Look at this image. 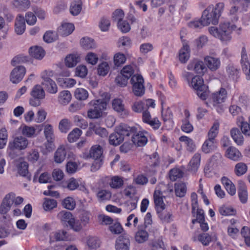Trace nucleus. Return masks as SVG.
Returning a JSON list of instances; mask_svg holds the SVG:
<instances>
[{"mask_svg":"<svg viewBox=\"0 0 250 250\" xmlns=\"http://www.w3.org/2000/svg\"><path fill=\"white\" fill-rule=\"evenodd\" d=\"M238 29L241 30V28H237L236 25L231 24L229 21L221 22L219 27L211 26L208 28L209 33L213 36L219 38L222 41H228L231 39L230 34L232 31Z\"/></svg>","mask_w":250,"mask_h":250,"instance_id":"obj_1","label":"nucleus"},{"mask_svg":"<svg viewBox=\"0 0 250 250\" xmlns=\"http://www.w3.org/2000/svg\"><path fill=\"white\" fill-rule=\"evenodd\" d=\"M227 91L225 88L221 87L219 90L211 94L210 98V106L214 108L218 113H221L224 111V103L227 97Z\"/></svg>","mask_w":250,"mask_h":250,"instance_id":"obj_2","label":"nucleus"},{"mask_svg":"<svg viewBox=\"0 0 250 250\" xmlns=\"http://www.w3.org/2000/svg\"><path fill=\"white\" fill-rule=\"evenodd\" d=\"M53 74V71L52 70H44L41 74L42 79V84L46 91L51 94H55L58 91L57 84L51 79Z\"/></svg>","mask_w":250,"mask_h":250,"instance_id":"obj_3","label":"nucleus"},{"mask_svg":"<svg viewBox=\"0 0 250 250\" xmlns=\"http://www.w3.org/2000/svg\"><path fill=\"white\" fill-rule=\"evenodd\" d=\"M89 104L92 107L88 110L87 116L90 119L100 118L106 107V103L104 100L92 101L89 103Z\"/></svg>","mask_w":250,"mask_h":250,"instance_id":"obj_4","label":"nucleus"},{"mask_svg":"<svg viewBox=\"0 0 250 250\" xmlns=\"http://www.w3.org/2000/svg\"><path fill=\"white\" fill-rule=\"evenodd\" d=\"M29 144L28 140L23 136H18L13 138L8 145V149L11 152L21 151L25 149Z\"/></svg>","mask_w":250,"mask_h":250,"instance_id":"obj_5","label":"nucleus"},{"mask_svg":"<svg viewBox=\"0 0 250 250\" xmlns=\"http://www.w3.org/2000/svg\"><path fill=\"white\" fill-rule=\"evenodd\" d=\"M197 91V94L199 97L202 100H205L207 98L206 86L204 84L203 78L200 76H195L192 78V79L188 84Z\"/></svg>","mask_w":250,"mask_h":250,"instance_id":"obj_6","label":"nucleus"},{"mask_svg":"<svg viewBox=\"0 0 250 250\" xmlns=\"http://www.w3.org/2000/svg\"><path fill=\"white\" fill-rule=\"evenodd\" d=\"M132 85L133 93L137 96H141L145 93L144 80L140 75L133 76L130 80Z\"/></svg>","mask_w":250,"mask_h":250,"instance_id":"obj_7","label":"nucleus"},{"mask_svg":"<svg viewBox=\"0 0 250 250\" xmlns=\"http://www.w3.org/2000/svg\"><path fill=\"white\" fill-rule=\"evenodd\" d=\"M43 132L46 140V142L44 143V145L46 151L50 152L53 148L54 142L55 139L54 129L52 126L49 124L46 125L44 126Z\"/></svg>","mask_w":250,"mask_h":250,"instance_id":"obj_8","label":"nucleus"},{"mask_svg":"<svg viewBox=\"0 0 250 250\" xmlns=\"http://www.w3.org/2000/svg\"><path fill=\"white\" fill-rule=\"evenodd\" d=\"M130 236L124 233L117 238L115 248L116 250H130Z\"/></svg>","mask_w":250,"mask_h":250,"instance_id":"obj_9","label":"nucleus"},{"mask_svg":"<svg viewBox=\"0 0 250 250\" xmlns=\"http://www.w3.org/2000/svg\"><path fill=\"white\" fill-rule=\"evenodd\" d=\"M187 69L188 70H193L199 75H203L207 71V68L204 63L197 60L190 62L187 66Z\"/></svg>","mask_w":250,"mask_h":250,"instance_id":"obj_10","label":"nucleus"},{"mask_svg":"<svg viewBox=\"0 0 250 250\" xmlns=\"http://www.w3.org/2000/svg\"><path fill=\"white\" fill-rule=\"evenodd\" d=\"M211 6H209L203 12L201 19L205 26H207L211 23L212 24H216L218 21L215 17L213 14L211 12Z\"/></svg>","mask_w":250,"mask_h":250,"instance_id":"obj_11","label":"nucleus"},{"mask_svg":"<svg viewBox=\"0 0 250 250\" xmlns=\"http://www.w3.org/2000/svg\"><path fill=\"white\" fill-rule=\"evenodd\" d=\"M146 133V131L137 132L136 130V133H133L131 137L132 143L137 146H145L147 142V138L145 135Z\"/></svg>","mask_w":250,"mask_h":250,"instance_id":"obj_12","label":"nucleus"},{"mask_svg":"<svg viewBox=\"0 0 250 250\" xmlns=\"http://www.w3.org/2000/svg\"><path fill=\"white\" fill-rule=\"evenodd\" d=\"M26 70L23 66L15 67L11 72L10 80L14 83H17L21 81L25 74Z\"/></svg>","mask_w":250,"mask_h":250,"instance_id":"obj_13","label":"nucleus"},{"mask_svg":"<svg viewBox=\"0 0 250 250\" xmlns=\"http://www.w3.org/2000/svg\"><path fill=\"white\" fill-rule=\"evenodd\" d=\"M112 106L113 109L122 117L124 118L128 115V111L125 107L121 99L118 98L114 99L112 101Z\"/></svg>","mask_w":250,"mask_h":250,"instance_id":"obj_14","label":"nucleus"},{"mask_svg":"<svg viewBox=\"0 0 250 250\" xmlns=\"http://www.w3.org/2000/svg\"><path fill=\"white\" fill-rule=\"evenodd\" d=\"M13 199V193H10L6 195L0 206L1 214H5L10 210L11 206L14 204Z\"/></svg>","mask_w":250,"mask_h":250,"instance_id":"obj_15","label":"nucleus"},{"mask_svg":"<svg viewBox=\"0 0 250 250\" xmlns=\"http://www.w3.org/2000/svg\"><path fill=\"white\" fill-rule=\"evenodd\" d=\"M148 237L149 234L145 226H139L134 236L136 242L139 244L143 243L148 240Z\"/></svg>","mask_w":250,"mask_h":250,"instance_id":"obj_16","label":"nucleus"},{"mask_svg":"<svg viewBox=\"0 0 250 250\" xmlns=\"http://www.w3.org/2000/svg\"><path fill=\"white\" fill-rule=\"evenodd\" d=\"M241 63L242 70L246 75L247 80H250V63L248 60V56L244 47L242 50Z\"/></svg>","mask_w":250,"mask_h":250,"instance_id":"obj_17","label":"nucleus"},{"mask_svg":"<svg viewBox=\"0 0 250 250\" xmlns=\"http://www.w3.org/2000/svg\"><path fill=\"white\" fill-rule=\"evenodd\" d=\"M25 19L23 16L19 15L15 20V31L18 35L22 34L25 30Z\"/></svg>","mask_w":250,"mask_h":250,"instance_id":"obj_18","label":"nucleus"},{"mask_svg":"<svg viewBox=\"0 0 250 250\" xmlns=\"http://www.w3.org/2000/svg\"><path fill=\"white\" fill-rule=\"evenodd\" d=\"M205 61L208 68L211 71H216L220 66V61L219 58L207 56L205 58Z\"/></svg>","mask_w":250,"mask_h":250,"instance_id":"obj_19","label":"nucleus"},{"mask_svg":"<svg viewBox=\"0 0 250 250\" xmlns=\"http://www.w3.org/2000/svg\"><path fill=\"white\" fill-rule=\"evenodd\" d=\"M74 25L70 23H63L58 28V33L62 36L71 34L74 30Z\"/></svg>","mask_w":250,"mask_h":250,"instance_id":"obj_20","label":"nucleus"},{"mask_svg":"<svg viewBox=\"0 0 250 250\" xmlns=\"http://www.w3.org/2000/svg\"><path fill=\"white\" fill-rule=\"evenodd\" d=\"M29 53L31 57L38 60H42L45 55L43 49L37 46L31 47L29 49Z\"/></svg>","mask_w":250,"mask_h":250,"instance_id":"obj_21","label":"nucleus"},{"mask_svg":"<svg viewBox=\"0 0 250 250\" xmlns=\"http://www.w3.org/2000/svg\"><path fill=\"white\" fill-rule=\"evenodd\" d=\"M67 239V232L63 230H59L52 233L50 235V242L54 241H66Z\"/></svg>","mask_w":250,"mask_h":250,"instance_id":"obj_22","label":"nucleus"},{"mask_svg":"<svg viewBox=\"0 0 250 250\" xmlns=\"http://www.w3.org/2000/svg\"><path fill=\"white\" fill-rule=\"evenodd\" d=\"M226 156L233 161H238L242 157L240 151L235 147L233 146L229 147L226 151Z\"/></svg>","mask_w":250,"mask_h":250,"instance_id":"obj_23","label":"nucleus"},{"mask_svg":"<svg viewBox=\"0 0 250 250\" xmlns=\"http://www.w3.org/2000/svg\"><path fill=\"white\" fill-rule=\"evenodd\" d=\"M217 146L215 145V140L208 138L204 143L202 146V150L205 153H209L216 149Z\"/></svg>","mask_w":250,"mask_h":250,"instance_id":"obj_24","label":"nucleus"},{"mask_svg":"<svg viewBox=\"0 0 250 250\" xmlns=\"http://www.w3.org/2000/svg\"><path fill=\"white\" fill-rule=\"evenodd\" d=\"M221 182L226 190L230 195H233L235 194L236 188L235 185L229 179L224 176L221 178Z\"/></svg>","mask_w":250,"mask_h":250,"instance_id":"obj_25","label":"nucleus"},{"mask_svg":"<svg viewBox=\"0 0 250 250\" xmlns=\"http://www.w3.org/2000/svg\"><path fill=\"white\" fill-rule=\"evenodd\" d=\"M118 132L121 136H122L124 140L125 136H129L130 135L132 136L133 133H136V128L124 125L120 126Z\"/></svg>","mask_w":250,"mask_h":250,"instance_id":"obj_26","label":"nucleus"},{"mask_svg":"<svg viewBox=\"0 0 250 250\" xmlns=\"http://www.w3.org/2000/svg\"><path fill=\"white\" fill-rule=\"evenodd\" d=\"M153 198L155 205L157 208H160L162 210L165 208V205L163 201V196L161 191L156 190L154 191Z\"/></svg>","mask_w":250,"mask_h":250,"instance_id":"obj_27","label":"nucleus"},{"mask_svg":"<svg viewBox=\"0 0 250 250\" xmlns=\"http://www.w3.org/2000/svg\"><path fill=\"white\" fill-rule=\"evenodd\" d=\"M82 9V1L81 0H74L71 2L69 11L73 16L78 15Z\"/></svg>","mask_w":250,"mask_h":250,"instance_id":"obj_28","label":"nucleus"},{"mask_svg":"<svg viewBox=\"0 0 250 250\" xmlns=\"http://www.w3.org/2000/svg\"><path fill=\"white\" fill-rule=\"evenodd\" d=\"M201 155L198 153H195L189 163L190 170L195 172L197 170L200 163Z\"/></svg>","mask_w":250,"mask_h":250,"instance_id":"obj_29","label":"nucleus"},{"mask_svg":"<svg viewBox=\"0 0 250 250\" xmlns=\"http://www.w3.org/2000/svg\"><path fill=\"white\" fill-rule=\"evenodd\" d=\"M80 61L78 54H70L66 56L65 60V65L68 67H73Z\"/></svg>","mask_w":250,"mask_h":250,"instance_id":"obj_30","label":"nucleus"},{"mask_svg":"<svg viewBox=\"0 0 250 250\" xmlns=\"http://www.w3.org/2000/svg\"><path fill=\"white\" fill-rule=\"evenodd\" d=\"M14 6L20 11H25L30 6L29 0H14L13 2Z\"/></svg>","mask_w":250,"mask_h":250,"instance_id":"obj_31","label":"nucleus"},{"mask_svg":"<svg viewBox=\"0 0 250 250\" xmlns=\"http://www.w3.org/2000/svg\"><path fill=\"white\" fill-rule=\"evenodd\" d=\"M174 190L176 196L183 197L187 192L186 185L182 182L176 183L175 184Z\"/></svg>","mask_w":250,"mask_h":250,"instance_id":"obj_32","label":"nucleus"},{"mask_svg":"<svg viewBox=\"0 0 250 250\" xmlns=\"http://www.w3.org/2000/svg\"><path fill=\"white\" fill-rule=\"evenodd\" d=\"M240 1V0H231L233 5L229 10V15L232 17L230 18L233 22L237 21L238 19L237 15L239 8L237 4L239 3Z\"/></svg>","mask_w":250,"mask_h":250,"instance_id":"obj_33","label":"nucleus"},{"mask_svg":"<svg viewBox=\"0 0 250 250\" xmlns=\"http://www.w3.org/2000/svg\"><path fill=\"white\" fill-rule=\"evenodd\" d=\"M230 135L234 142L238 145L243 143V136L237 128H233L230 130Z\"/></svg>","mask_w":250,"mask_h":250,"instance_id":"obj_34","label":"nucleus"},{"mask_svg":"<svg viewBox=\"0 0 250 250\" xmlns=\"http://www.w3.org/2000/svg\"><path fill=\"white\" fill-rule=\"evenodd\" d=\"M66 151L64 147H59L55 153L54 160L57 163H62L66 157Z\"/></svg>","mask_w":250,"mask_h":250,"instance_id":"obj_35","label":"nucleus"},{"mask_svg":"<svg viewBox=\"0 0 250 250\" xmlns=\"http://www.w3.org/2000/svg\"><path fill=\"white\" fill-rule=\"evenodd\" d=\"M103 152L102 147L100 145H95L91 148L89 155L90 157L95 160L101 159Z\"/></svg>","mask_w":250,"mask_h":250,"instance_id":"obj_36","label":"nucleus"},{"mask_svg":"<svg viewBox=\"0 0 250 250\" xmlns=\"http://www.w3.org/2000/svg\"><path fill=\"white\" fill-rule=\"evenodd\" d=\"M189 47L186 45L179 51V60L182 63H185L189 58Z\"/></svg>","mask_w":250,"mask_h":250,"instance_id":"obj_37","label":"nucleus"},{"mask_svg":"<svg viewBox=\"0 0 250 250\" xmlns=\"http://www.w3.org/2000/svg\"><path fill=\"white\" fill-rule=\"evenodd\" d=\"M20 129L22 134L28 138H33L36 135V129L33 126L25 125L23 127H21Z\"/></svg>","mask_w":250,"mask_h":250,"instance_id":"obj_38","label":"nucleus"},{"mask_svg":"<svg viewBox=\"0 0 250 250\" xmlns=\"http://www.w3.org/2000/svg\"><path fill=\"white\" fill-rule=\"evenodd\" d=\"M179 140L185 143L187 149L188 151L192 152L195 149L196 147L195 145L191 138L186 136H182L179 138Z\"/></svg>","mask_w":250,"mask_h":250,"instance_id":"obj_39","label":"nucleus"},{"mask_svg":"<svg viewBox=\"0 0 250 250\" xmlns=\"http://www.w3.org/2000/svg\"><path fill=\"white\" fill-rule=\"evenodd\" d=\"M123 141L122 136H121L118 131L112 133L109 136V142L111 145L115 146L119 145Z\"/></svg>","mask_w":250,"mask_h":250,"instance_id":"obj_40","label":"nucleus"},{"mask_svg":"<svg viewBox=\"0 0 250 250\" xmlns=\"http://www.w3.org/2000/svg\"><path fill=\"white\" fill-rule=\"evenodd\" d=\"M31 95L33 98L43 99L45 96V92L41 85H36L33 88Z\"/></svg>","mask_w":250,"mask_h":250,"instance_id":"obj_41","label":"nucleus"},{"mask_svg":"<svg viewBox=\"0 0 250 250\" xmlns=\"http://www.w3.org/2000/svg\"><path fill=\"white\" fill-rule=\"evenodd\" d=\"M18 173L22 176H25L28 173V163L25 161H21L16 165Z\"/></svg>","mask_w":250,"mask_h":250,"instance_id":"obj_42","label":"nucleus"},{"mask_svg":"<svg viewBox=\"0 0 250 250\" xmlns=\"http://www.w3.org/2000/svg\"><path fill=\"white\" fill-rule=\"evenodd\" d=\"M57 217L62 222H67L69 224V221L72 220L73 216L70 211L62 210L58 213Z\"/></svg>","mask_w":250,"mask_h":250,"instance_id":"obj_43","label":"nucleus"},{"mask_svg":"<svg viewBox=\"0 0 250 250\" xmlns=\"http://www.w3.org/2000/svg\"><path fill=\"white\" fill-rule=\"evenodd\" d=\"M90 128L94 131L95 134L99 135L102 137H105L107 136L108 133L105 128L101 127L98 125H95L94 124H90Z\"/></svg>","mask_w":250,"mask_h":250,"instance_id":"obj_44","label":"nucleus"},{"mask_svg":"<svg viewBox=\"0 0 250 250\" xmlns=\"http://www.w3.org/2000/svg\"><path fill=\"white\" fill-rule=\"evenodd\" d=\"M80 43L82 47L85 49H89L96 47V44L94 40L89 38H83L81 39Z\"/></svg>","mask_w":250,"mask_h":250,"instance_id":"obj_45","label":"nucleus"},{"mask_svg":"<svg viewBox=\"0 0 250 250\" xmlns=\"http://www.w3.org/2000/svg\"><path fill=\"white\" fill-rule=\"evenodd\" d=\"M219 211L223 216L234 215L236 213V210L233 208L226 205L220 207Z\"/></svg>","mask_w":250,"mask_h":250,"instance_id":"obj_46","label":"nucleus"},{"mask_svg":"<svg viewBox=\"0 0 250 250\" xmlns=\"http://www.w3.org/2000/svg\"><path fill=\"white\" fill-rule=\"evenodd\" d=\"M224 8V4L223 2L217 3L214 7L211 6V12L218 21V19Z\"/></svg>","mask_w":250,"mask_h":250,"instance_id":"obj_47","label":"nucleus"},{"mask_svg":"<svg viewBox=\"0 0 250 250\" xmlns=\"http://www.w3.org/2000/svg\"><path fill=\"white\" fill-rule=\"evenodd\" d=\"M58 83L63 87H73L76 83L75 80L71 78H59Z\"/></svg>","mask_w":250,"mask_h":250,"instance_id":"obj_48","label":"nucleus"},{"mask_svg":"<svg viewBox=\"0 0 250 250\" xmlns=\"http://www.w3.org/2000/svg\"><path fill=\"white\" fill-rule=\"evenodd\" d=\"M82 133V130L78 128H74L68 135L67 139L70 143L76 142Z\"/></svg>","mask_w":250,"mask_h":250,"instance_id":"obj_49","label":"nucleus"},{"mask_svg":"<svg viewBox=\"0 0 250 250\" xmlns=\"http://www.w3.org/2000/svg\"><path fill=\"white\" fill-rule=\"evenodd\" d=\"M74 96L77 100L83 101L88 98V93L85 89L78 88L75 90Z\"/></svg>","mask_w":250,"mask_h":250,"instance_id":"obj_50","label":"nucleus"},{"mask_svg":"<svg viewBox=\"0 0 250 250\" xmlns=\"http://www.w3.org/2000/svg\"><path fill=\"white\" fill-rule=\"evenodd\" d=\"M60 102L63 104H67L71 99V94L68 90H64L60 92L59 97Z\"/></svg>","mask_w":250,"mask_h":250,"instance_id":"obj_51","label":"nucleus"},{"mask_svg":"<svg viewBox=\"0 0 250 250\" xmlns=\"http://www.w3.org/2000/svg\"><path fill=\"white\" fill-rule=\"evenodd\" d=\"M123 184V179L119 176H116L112 177L109 184L112 188L117 189L120 188Z\"/></svg>","mask_w":250,"mask_h":250,"instance_id":"obj_52","label":"nucleus"},{"mask_svg":"<svg viewBox=\"0 0 250 250\" xmlns=\"http://www.w3.org/2000/svg\"><path fill=\"white\" fill-rule=\"evenodd\" d=\"M226 71L229 78L234 80L238 78L239 71L236 67L232 65H229L227 66Z\"/></svg>","mask_w":250,"mask_h":250,"instance_id":"obj_53","label":"nucleus"},{"mask_svg":"<svg viewBox=\"0 0 250 250\" xmlns=\"http://www.w3.org/2000/svg\"><path fill=\"white\" fill-rule=\"evenodd\" d=\"M71 127V122L67 119H63L59 123V128L62 132L66 133Z\"/></svg>","mask_w":250,"mask_h":250,"instance_id":"obj_54","label":"nucleus"},{"mask_svg":"<svg viewBox=\"0 0 250 250\" xmlns=\"http://www.w3.org/2000/svg\"><path fill=\"white\" fill-rule=\"evenodd\" d=\"M238 195L241 202L243 203H246L248 199V193L246 188L243 184L240 186Z\"/></svg>","mask_w":250,"mask_h":250,"instance_id":"obj_55","label":"nucleus"},{"mask_svg":"<svg viewBox=\"0 0 250 250\" xmlns=\"http://www.w3.org/2000/svg\"><path fill=\"white\" fill-rule=\"evenodd\" d=\"M57 205V201L52 199L45 198L43 204V207L44 210H49L56 208Z\"/></svg>","mask_w":250,"mask_h":250,"instance_id":"obj_56","label":"nucleus"},{"mask_svg":"<svg viewBox=\"0 0 250 250\" xmlns=\"http://www.w3.org/2000/svg\"><path fill=\"white\" fill-rule=\"evenodd\" d=\"M100 244V240L96 237H90L87 240V245L92 249H96L99 248Z\"/></svg>","mask_w":250,"mask_h":250,"instance_id":"obj_57","label":"nucleus"},{"mask_svg":"<svg viewBox=\"0 0 250 250\" xmlns=\"http://www.w3.org/2000/svg\"><path fill=\"white\" fill-rule=\"evenodd\" d=\"M247 171V166L244 163L237 164L235 167V172L237 176L244 174Z\"/></svg>","mask_w":250,"mask_h":250,"instance_id":"obj_58","label":"nucleus"},{"mask_svg":"<svg viewBox=\"0 0 250 250\" xmlns=\"http://www.w3.org/2000/svg\"><path fill=\"white\" fill-rule=\"evenodd\" d=\"M62 206L65 208L72 210L75 207V201L72 197H68L63 200Z\"/></svg>","mask_w":250,"mask_h":250,"instance_id":"obj_59","label":"nucleus"},{"mask_svg":"<svg viewBox=\"0 0 250 250\" xmlns=\"http://www.w3.org/2000/svg\"><path fill=\"white\" fill-rule=\"evenodd\" d=\"M109 66L106 62H103L98 66V73L99 75L104 76L108 72Z\"/></svg>","mask_w":250,"mask_h":250,"instance_id":"obj_60","label":"nucleus"},{"mask_svg":"<svg viewBox=\"0 0 250 250\" xmlns=\"http://www.w3.org/2000/svg\"><path fill=\"white\" fill-rule=\"evenodd\" d=\"M134 73V69L130 65H127L123 67L121 74L124 77L129 79Z\"/></svg>","mask_w":250,"mask_h":250,"instance_id":"obj_61","label":"nucleus"},{"mask_svg":"<svg viewBox=\"0 0 250 250\" xmlns=\"http://www.w3.org/2000/svg\"><path fill=\"white\" fill-rule=\"evenodd\" d=\"M68 225L70 228L75 231H80L83 227L80 221L75 219L74 217L69 221Z\"/></svg>","mask_w":250,"mask_h":250,"instance_id":"obj_62","label":"nucleus"},{"mask_svg":"<svg viewBox=\"0 0 250 250\" xmlns=\"http://www.w3.org/2000/svg\"><path fill=\"white\" fill-rule=\"evenodd\" d=\"M219 125L218 123H215L211 127L208 133V138L211 140H215L218 133Z\"/></svg>","mask_w":250,"mask_h":250,"instance_id":"obj_63","label":"nucleus"},{"mask_svg":"<svg viewBox=\"0 0 250 250\" xmlns=\"http://www.w3.org/2000/svg\"><path fill=\"white\" fill-rule=\"evenodd\" d=\"M29 58L27 56H24L22 55H18L14 58L11 61V64L13 66L16 65L17 64L25 62H28Z\"/></svg>","mask_w":250,"mask_h":250,"instance_id":"obj_64","label":"nucleus"}]
</instances>
